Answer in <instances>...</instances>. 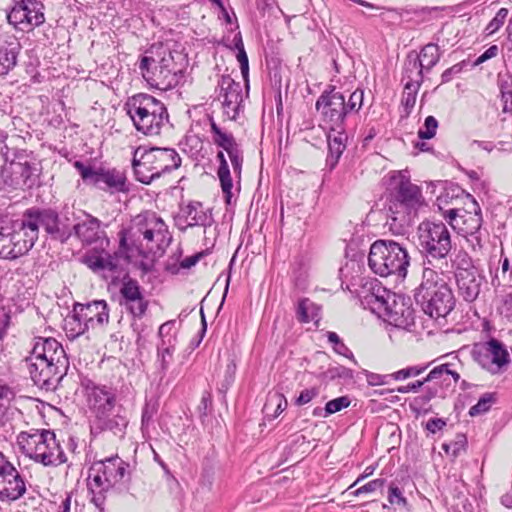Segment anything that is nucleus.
I'll return each mask as SVG.
<instances>
[{"label":"nucleus","mask_w":512,"mask_h":512,"mask_svg":"<svg viewBox=\"0 0 512 512\" xmlns=\"http://www.w3.org/2000/svg\"><path fill=\"white\" fill-rule=\"evenodd\" d=\"M15 398V392L7 385H0V426H5L14 414L10 407L11 401Z\"/></svg>","instance_id":"nucleus-37"},{"label":"nucleus","mask_w":512,"mask_h":512,"mask_svg":"<svg viewBox=\"0 0 512 512\" xmlns=\"http://www.w3.org/2000/svg\"><path fill=\"white\" fill-rule=\"evenodd\" d=\"M29 157L30 153L27 152L25 158L22 160L17 159L13 163L4 167L2 170V177H5L4 173L8 169L13 175H15V178H12L9 181L10 184H22L27 188L35 186L39 179V169L36 163L29 161Z\"/></svg>","instance_id":"nucleus-26"},{"label":"nucleus","mask_w":512,"mask_h":512,"mask_svg":"<svg viewBox=\"0 0 512 512\" xmlns=\"http://www.w3.org/2000/svg\"><path fill=\"white\" fill-rule=\"evenodd\" d=\"M508 13L509 12L507 8H501L498 10L494 18L487 24L485 28L487 36L496 33L503 26L508 16Z\"/></svg>","instance_id":"nucleus-50"},{"label":"nucleus","mask_w":512,"mask_h":512,"mask_svg":"<svg viewBox=\"0 0 512 512\" xmlns=\"http://www.w3.org/2000/svg\"><path fill=\"white\" fill-rule=\"evenodd\" d=\"M410 258L406 248L393 240H377L371 247L368 256L370 269L381 277L397 275L404 278Z\"/></svg>","instance_id":"nucleus-9"},{"label":"nucleus","mask_w":512,"mask_h":512,"mask_svg":"<svg viewBox=\"0 0 512 512\" xmlns=\"http://www.w3.org/2000/svg\"><path fill=\"white\" fill-rule=\"evenodd\" d=\"M26 362L34 384L46 391L56 390L69 368L66 353L54 338H36Z\"/></svg>","instance_id":"nucleus-3"},{"label":"nucleus","mask_w":512,"mask_h":512,"mask_svg":"<svg viewBox=\"0 0 512 512\" xmlns=\"http://www.w3.org/2000/svg\"><path fill=\"white\" fill-rule=\"evenodd\" d=\"M459 295L467 302H473L480 293L482 278L476 271L455 276Z\"/></svg>","instance_id":"nucleus-28"},{"label":"nucleus","mask_w":512,"mask_h":512,"mask_svg":"<svg viewBox=\"0 0 512 512\" xmlns=\"http://www.w3.org/2000/svg\"><path fill=\"white\" fill-rule=\"evenodd\" d=\"M364 91L356 89L348 100L334 85H328L315 103V109L321 120L330 130L342 128L346 118L352 113H358L363 105Z\"/></svg>","instance_id":"nucleus-6"},{"label":"nucleus","mask_w":512,"mask_h":512,"mask_svg":"<svg viewBox=\"0 0 512 512\" xmlns=\"http://www.w3.org/2000/svg\"><path fill=\"white\" fill-rule=\"evenodd\" d=\"M7 20L9 24L13 25L16 29L21 31L31 30V18H27V12H25L21 1L17 2L14 7L7 14Z\"/></svg>","instance_id":"nucleus-38"},{"label":"nucleus","mask_w":512,"mask_h":512,"mask_svg":"<svg viewBox=\"0 0 512 512\" xmlns=\"http://www.w3.org/2000/svg\"><path fill=\"white\" fill-rule=\"evenodd\" d=\"M364 374L366 376L367 383L370 386L386 385L389 384L390 380L393 379L392 374L382 375L367 370L364 371Z\"/></svg>","instance_id":"nucleus-54"},{"label":"nucleus","mask_w":512,"mask_h":512,"mask_svg":"<svg viewBox=\"0 0 512 512\" xmlns=\"http://www.w3.org/2000/svg\"><path fill=\"white\" fill-rule=\"evenodd\" d=\"M467 438L464 434L458 433L455 439L442 444V449L453 457H457L461 452L465 451Z\"/></svg>","instance_id":"nucleus-46"},{"label":"nucleus","mask_w":512,"mask_h":512,"mask_svg":"<svg viewBox=\"0 0 512 512\" xmlns=\"http://www.w3.org/2000/svg\"><path fill=\"white\" fill-rule=\"evenodd\" d=\"M139 69L143 78L152 87L163 91L176 87L183 77L182 69L176 67L171 52L157 63L152 57H142Z\"/></svg>","instance_id":"nucleus-13"},{"label":"nucleus","mask_w":512,"mask_h":512,"mask_svg":"<svg viewBox=\"0 0 512 512\" xmlns=\"http://www.w3.org/2000/svg\"><path fill=\"white\" fill-rule=\"evenodd\" d=\"M120 305L134 318H142L149 305L138 281L125 276L120 287Z\"/></svg>","instance_id":"nucleus-18"},{"label":"nucleus","mask_w":512,"mask_h":512,"mask_svg":"<svg viewBox=\"0 0 512 512\" xmlns=\"http://www.w3.org/2000/svg\"><path fill=\"white\" fill-rule=\"evenodd\" d=\"M452 266L455 268L454 276L476 271L471 257L465 251H459L456 254Z\"/></svg>","instance_id":"nucleus-42"},{"label":"nucleus","mask_w":512,"mask_h":512,"mask_svg":"<svg viewBox=\"0 0 512 512\" xmlns=\"http://www.w3.org/2000/svg\"><path fill=\"white\" fill-rule=\"evenodd\" d=\"M494 401V394L485 393L480 397L478 402L469 409V415L473 417L487 412Z\"/></svg>","instance_id":"nucleus-48"},{"label":"nucleus","mask_w":512,"mask_h":512,"mask_svg":"<svg viewBox=\"0 0 512 512\" xmlns=\"http://www.w3.org/2000/svg\"><path fill=\"white\" fill-rule=\"evenodd\" d=\"M421 188L403 171L393 173L388 181L384 211L390 232L404 235L411 227L418 209L423 205Z\"/></svg>","instance_id":"nucleus-2"},{"label":"nucleus","mask_w":512,"mask_h":512,"mask_svg":"<svg viewBox=\"0 0 512 512\" xmlns=\"http://www.w3.org/2000/svg\"><path fill=\"white\" fill-rule=\"evenodd\" d=\"M74 167L79 172L83 181L108 191L111 194L129 191L126 183V175L120 170L115 168L94 169L92 166L85 165L82 161H75Z\"/></svg>","instance_id":"nucleus-15"},{"label":"nucleus","mask_w":512,"mask_h":512,"mask_svg":"<svg viewBox=\"0 0 512 512\" xmlns=\"http://www.w3.org/2000/svg\"><path fill=\"white\" fill-rule=\"evenodd\" d=\"M327 140L328 143L346 145L347 134L345 132V124H343L342 128H337V130H330L327 135Z\"/></svg>","instance_id":"nucleus-61"},{"label":"nucleus","mask_w":512,"mask_h":512,"mask_svg":"<svg viewBox=\"0 0 512 512\" xmlns=\"http://www.w3.org/2000/svg\"><path fill=\"white\" fill-rule=\"evenodd\" d=\"M216 159L219 162L217 175L220 180L221 189L225 196L226 202L230 203L232 197L233 180L223 150L217 153Z\"/></svg>","instance_id":"nucleus-34"},{"label":"nucleus","mask_w":512,"mask_h":512,"mask_svg":"<svg viewBox=\"0 0 512 512\" xmlns=\"http://www.w3.org/2000/svg\"><path fill=\"white\" fill-rule=\"evenodd\" d=\"M219 97L223 98L222 106L225 116L229 120H235L242 107V86L230 75H222L218 81Z\"/></svg>","instance_id":"nucleus-20"},{"label":"nucleus","mask_w":512,"mask_h":512,"mask_svg":"<svg viewBox=\"0 0 512 512\" xmlns=\"http://www.w3.org/2000/svg\"><path fill=\"white\" fill-rule=\"evenodd\" d=\"M388 501H389V503L391 505H399V506H406L407 505V500L402 495L401 490L397 486H395L393 484L390 485V487H389Z\"/></svg>","instance_id":"nucleus-56"},{"label":"nucleus","mask_w":512,"mask_h":512,"mask_svg":"<svg viewBox=\"0 0 512 512\" xmlns=\"http://www.w3.org/2000/svg\"><path fill=\"white\" fill-rule=\"evenodd\" d=\"M21 141L22 137L14 133L11 134L6 142L0 145V154L4 160V167L13 163L17 159L22 160L25 158L28 151L18 147V142Z\"/></svg>","instance_id":"nucleus-31"},{"label":"nucleus","mask_w":512,"mask_h":512,"mask_svg":"<svg viewBox=\"0 0 512 512\" xmlns=\"http://www.w3.org/2000/svg\"><path fill=\"white\" fill-rule=\"evenodd\" d=\"M87 402L94 417L103 413L114 412L120 405L117 403L115 390L105 385L87 387Z\"/></svg>","instance_id":"nucleus-23"},{"label":"nucleus","mask_w":512,"mask_h":512,"mask_svg":"<svg viewBox=\"0 0 512 512\" xmlns=\"http://www.w3.org/2000/svg\"><path fill=\"white\" fill-rule=\"evenodd\" d=\"M451 366V363H445L434 367L426 376V381H432V379L437 376H449L452 380L453 387H455L460 380V375L457 371L452 370Z\"/></svg>","instance_id":"nucleus-43"},{"label":"nucleus","mask_w":512,"mask_h":512,"mask_svg":"<svg viewBox=\"0 0 512 512\" xmlns=\"http://www.w3.org/2000/svg\"><path fill=\"white\" fill-rule=\"evenodd\" d=\"M438 128V121L434 116H427L423 126L418 130V137L422 140L431 139L435 136Z\"/></svg>","instance_id":"nucleus-49"},{"label":"nucleus","mask_w":512,"mask_h":512,"mask_svg":"<svg viewBox=\"0 0 512 512\" xmlns=\"http://www.w3.org/2000/svg\"><path fill=\"white\" fill-rule=\"evenodd\" d=\"M443 217L459 233H476L483 223L481 208L470 194L464 195L463 208L448 209L443 212Z\"/></svg>","instance_id":"nucleus-17"},{"label":"nucleus","mask_w":512,"mask_h":512,"mask_svg":"<svg viewBox=\"0 0 512 512\" xmlns=\"http://www.w3.org/2000/svg\"><path fill=\"white\" fill-rule=\"evenodd\" d=\"M212 408V396L208 391H204L201 397V401L197 407V411L201 421L208 415Z\"/></svg>","instance_id":"nucleus-55"},{"label":"nucleus","mask_w":512,"mask_h":512,"mask_svg":"<svg viewBox=\"0 0 512 512\" xmlns=\"http://www.w3.org/2000/svg\"><path fill=\"white\" fill-rule=\"evenodd\" d=\"M345 148H346V145H340V144H336V143H328L329 154H328L327 161L331 163L332 167L338 163Z\"/></svg>","instance_id":"nucleus-57"},{"label":"nucleus","mask_w":512,"mask_h":512,"mask_svg":"<svg viewBox=\"0 0 512 512\" xmlns=\"http://www.w3.org/2000/svg\"><path fill=\"white\" fill-rule=\"evenodd\" d=\"M134 152L133 170L137 181L150 184L154 179L181 166V157L173 148L151 147Z\"/></svg>","instance_id":"nucleus-8"},{"label":"nucleus","mask_w":512,"mask_h":512,"mask_svg":"<svg viewBox=\"0 0 512 512\" xmlns=\"http://www.w3.org/2000/svg\"><path fill=\"white\" fill-rule=\"evenodd\" d=\"M8 227L16 242L20 257L27 254L32 249L39 236L35 230L34 223H32L26 211L22 213L20 218L11 221Z\"/></svg>","instance_id":"nucleus-22"},{"label":"nucleus","mask_w":512,"mask_h":512,"mask_svg":"<svg viewBox=\"0 0 512 512\" xmlns=\"http://www.w3.org/2000/svg\"><path fill=\"white\" fill-rule=\"evenodd\" d=\"M296 315L301 323L317 322L320 318L319 308L307 298L299 301Z\"/></svg>","instance_id":"nucleus-41"},{"label":"nucleus","mask_w":512,"mask_h":512,"mask_svg":"<svg viewBox=\"0 0 512 512\" xmlns=\"http://www.w3.org/2000/svg\"><path fill=\"white\" fill-rule=\"evenodd\" d=\"M20 257L14 237L8 227V224L0 226V258L16 259Z\"/></svg>","instance_id":"nucleus-35"},{"label":"nucleus","mask_w":512,"mask_h":512,"mask_svg":"<svg viewBox=\"0 0 512 512\" xmlns=\"http://www.w3.org/2000/svg\"><path fill=\"white\" fill-rule=\"evenodd\" d=\"M325 375L330 380H334L336 378L351 380L354 378L353 370L342 365L328 368L325 372Z\"/></svg>","instance_id":"nucleus-51"},{"label":"nucleus","mask_w":512,"mask_h":512,"mask_svg":"<svg viewBox=\"0 0 512 512\" xmlns=\"http://www.w3.org/2000/svg\"><path fill=\"white\" fill-rule=\"evenodd\" d=\"M17 443L22 453L44 466H58L67 461L55 433L50 430L21 432Z\"/></svg>","instance_id":"nucleus-10"},{"label":"nucleus","mask_w":512,"mask_h":512,"mask_svg":"<svg viewBox=\"0 0 512 512\" xmlns=\"http://www.w3.org/2000/svg\"><path fill=\"white\" fill-rule=\"evenodd\" d=\"M210 127L213 143L227 153L234 173L240 177L243 165V151L240 145L232 133L222 129L213 119H210Z\"/></svg>","instance_id":"nucleus-19"},{"label":"nucleus","mask_w":512,"mask_h":512,"mask_svg":"<svg viewBox=\"0 0 512 512\" xmlns=\"http://www.w3.org/2000/svg\"><path fill=\"white\" fill-rule=\"evenodd\" d=\"M420 86V84H404V91L401 99V104L404 106L407 114H409L415 106L416 97Z\"/></svg>","instance_id":"nucleus-45"},{"label":"nucleus","mask_w":512,"mask_h":512,"mask_svg":"<svg viewBox=\"0 0 512 512\" xmlns=\"http://www.w3.org/2000/svg\"><path fill=\"white\" fill-rule=\"evenodd\" d=\"M88 490L91 494V502L99 509L100 512H104V505L106 501V492L111 488L104 484L100 486L95 483V477L92 473H89L87 480Z\"/></svg>","instance_id":"nucleus-40"},{"label":"nucleus","mask_w":512,"mask_h":512,"mask_svg":"<svg viewBox=\"0 0 512 512\" xmlns=\"http://www.w3.org/2000/svg\"><path fill=\"white\" fill-rule=\"evenodd\" d=\"M417 55L424 71L429 72L440 60L441 52L438 44L428 43L422 47Z\"/></svg>","instance_id":"nucleus-36"},{"label":"nucleus","mask_w":512,"mask_h":512,"mask_svg":"<svg viewBox=\"0 0 512 512\" xmlns=\"http://www.w3.org/2000/svg\"><path fill=\"white\" fill-rule=\"evenodd\" d=\"M351 401L347 396H341L335 399H332L326 403V413L334 414L336 412L341 411L344 408H347L350 405Z\"/></svg>","instance_id":"nucleus-53"},{"label":"nucleus","mask_w":512,"mask_h":512,"mask_svg":"<svg viewBox=\"0 0 512 512\" xmlns=\"http://www.w3.org/2000/svg\"><path fill=\"white\" fill-rule=\"evenodd\" d=\"M430 383H433V385L428 386L425 393L420 397L424 404L436 397L445 398L447 392L453 391L454 389L452 380L449 376H437L433 378Z\"/></svg>","instance_id":"nucleus-32"},{"label":"nucleus","mask_w":512,"mask_h":512,"mask_svg":"<svg viewBox=\"0 0 512 512\" xmlns=\"http://www.w3.org/2000/svg\"><path fill=\"white\" fill-rule=\"evenodd\" d=\"M25 492L26 483L23 477L9 462L0 478V500L15 501L20 499Z\"/></svg>","instance_id":"nucleus-27"},{"label":"nucleus","mask_w":512,"mask_h":512,"mask_svg":"<svg viewBox=\"0 0 512 512\" xmlns=\"http://www.w3.org/2000/svg\"><path fill=\"white\" fill-rule=\"evenodd\" d=\"M22 6L27 12V18H31V30L45 22L44 5L39 0H21Z\"/></svg>","instance_id":"nucleus-39"},{"label":"nucleus","mask_w":512,"mask_h":512,"mask_svg":"<svg viewBox=\"0 0 512 512\" xmlns=\"http://www.w3.org/2000/svg\"><path fill=\"white\" fill-rule=\"evenodd\" d=\"M416 53L410 52L404 62L403 68V80L405 83L411 84H422L424 79V70L421 67V63L418 61Z\"/></svg>","instance_id":"nucleus-33"},{"label":"nucleus","mask_w":512,"mask_h":512,"mask_svg":"<svg viewBox=\"0 0 512 512\" xmlns=\"http://www.w3.org/2000/svg\"><path fill=\"white\" fill-rule=\"evenodd\" d=\"M25 211L32 223H34L38 235L40 227H43L53 238L64 240V234L60 230L59 215L55 210L51 208L31 207Z\"/></svg>","instance_id":"nucleus-25"},{"label":"nucleus","mask_w":512,"mask_h":512,"mask_svg":"<svg viewBox=\"0 0 512 512\" xmlns=\"http://www.w3.org/2000/svg\"><path fill=\"white\" fill-rule=\"evenodd\" d=\"M319 394V389L316 387L304 389L300 392V395L295 399V405L303 406L311 402Z\"/></svg>","instance_id":"nucleus-59"},{"label":"nucleus","mask_w":512,"mask_h":512,"mask_svg":"<svg viewBox=\"0 0 512 512\" xmlns=\"http://www.w3.org/2000/svg\"><path fill=\"white\" fill-rule=\"evenodd\" d=\"M368 303L379 317L396 327H406L413 321V312L405 298L383 287H374Z\"/></svg>","instance_id":"nucleus-11"},{"label":"nucleus","mask_w":512,"mask_h":512,"mask_svg":"<svg viewBox=\"0 0 512 512\" xmlns=\"http://www.w3.org/2000/svg\"><path fill=\"white\" fill-rule=\"evenodd\" d=\"M199 208H201V203L192 202L181 209L178 221L183 220L185 223L181 229L185 230L187 227L208 225V215L206 212L199 210Z\"/></svg>","instance_id":"nucleus-30"},{"label":"nucleus","mask_w":512,"mask_h":512,"mask_svg":"<svg viewBox=\"0 0 512 512\" xmlns=\"http://www.w3.org/2000/svg\"><path fill=\"white\" fill-rule=\"evenodd\" d=\"M128 423L125 409L122 405H119L114 412L103 413L94 417L91 434L97 436L103 432H110L114 436L123 438Z\"/></svg>","instance_id":"nucleus-21"},{"label":"nucleus","mask_w":512,"mask_h":512,"mask_svg":"<svg viewBox=\"0 0 512 512\" xmlns=\"http://www.w3.org/2000/svg\"><path fill=\"white\" fill-rule=\"evenodd\" d=\"M237 60L240 64V69L244 80L248 81L249 61L245 49H239L237 53Z\"/></svg>","instance_id":"nucleus-62"},{"label":"nucleus","mask_w":512,"mask_h":512,"mask_svg":"<svg viewBox=\"0 0 512 512\" xmlns=\"http://www.w3.org/2000/svg\"><path fill=\"white\" fill-rule=\"evenodd\" d=\"M441 271L423 268L422 281L414 291V299L431 318L446 317L455 306L453 292Z\"/></svg>","instance_id":"nucleus-4"},{"label":"nucleus","mask_w":512,"mask_h":512,"mask_svg":"<svg viewBox=\"0 0 512 512\" xmlns=\"http://www.w3.org/2000/svg\"><path fill=\"white\" fill-rule=\"evenodd\" d=\"M471 354L473 360L491 374L501 373L510 363L506 346L495 338L474 344Z\"/></svg>","instance_id":"nucleus-16"},{"label":"nucleus","mask_w":512,"mask_h":512,"mask_svg":"<svg viewBox=\"0 0 512 512\" xmlns=\"http://www.w3.org/2000/svg\"><path fill=\"white\" fill-rule=\"evenodd\" d=\"M22 46L18 38L0 28V76H6L17 63Z\"/></svg>","instance_id":"nucleus-24"},{"label":"nucleus","mask_w":512,"mask_h":512,"mask_svg":"<svg viewBox=\"0 0 512 512\" xmlns=\"http://www.w3.org/2000/svg\"><path fill=\"white\" fill-rule=\"evenodd\" d=\"M498 46L497 45H492L490 46L484 53H482L476 60L475 62L473 63V66H478L482 63H484L485 61L493 58V57H496L497 54H498Z\"/></svg>","instance_id":"nucleus-63"},{"label":"nucleus","mask_w":512,"mask_h":512,"mask_svg":"<svg viewBox=\"0 0 512 512\" xmlns=\"http://www.w3.org/2000/svg\"><path fill=\"white\" fill-rule=\"evenodd\" d=\"M327 339L333 345L334 352L350 359L354 364H357V360L352 351L344 344L336 332H327Z\"/></svg>","instance_id":"nucleus-44"},{"label":"nucleus","mask_w":512,"mask_h":512,"mask_svg":"<svg viewBox=\"0 0 512 512\" xmlns=\"http://www.w3.org/2000/svg\"><path fill=\"white\" fill-rule=\"evenodd\" d=\"M417 248L423 265L440 270L448 267L447 257L452 249L451 234L443 222L423 221L417 228Z\"/></svg>","instance_id":"nucleus-5"},{"label":"nucleus","mask_w":512,"mask_h":512,"mask_svg":"<svg viewBox=\"0 0 512 512\" xmlns=\"http://www.w3.org/2000/svg\"><path fill=\"white\" fill-rule=\"evenodd\" d=\"M175 348L174 345L171 344V340H168V344L165 340H162V343L158 345V359L160 361L161 369L166 371L172 361V357L174 354Z\"/></svg>","instance_id":"nucleus-47"},{"label":"nucleus","mask_w":512,"mask_h":512,"mask_svg":"<svg viewBox=\"0 0 512 512\" xmlns=\"http://www.w3.org/2000/svg\"><path fill=\"white\" fill-rule=\"evenodd\" d=\"M385 484V479H374L366 483L365 485L359 487L354 492H352L355 496H359L365 493H371L376 491L379 488H382Z\"/></svg>","instance_id":"nucleus-58"},{"label":"nucleus","mask_w":512,"mask_h":512,"mask_svg":"<svg viewBox=\"0 0 512 512\" xmlns=\"http://www.w3.org/2000/svg\"><path fill=\"white\" fill-rule=\"evenodd\" d=\"M109 306L105 300L86 304L75 303L72 314L65 319V329L71 336L84 334L89 329L102 328L109 322Z\"/></svg>","instance_id":"nucleus-12"},{"label":"nucleus","mask_w":512,"mask_h":512,"mask_svg":"<svg viewBox=\"0 0 512 512\" xmlns=\"http://www.w3.org/2000/svg\"><path fill=\"white\" fill-rule=\"evenodd\" d=\"M118 249L110 254L88 253L82 262L96 273H109L113 280L118 279L124 268L135 256L147 258L161 257L172 242L168 226L156 213L138 215L134 225L129 229H121L118 233Z\"/></svg>","instance_id":"nucleus-1"},{"label":"nucleus","mask_w":512,"mask_h":512,"mask_svg":"<svg viewBox=\"0 0 512 512\" xmlns=\"http://www.w3.org/2000/svg\"><path fill=\"white\" fill-rule=\"evenodd\" d=\"M467 65L465 60L453 65L446 69L441 75V83H448L453 79V76L462 72L463 68Z\"/></svg>","instance_id":"nucleus-60"},{"label":"nucleus","mask_w":512,"mask_h":512,"mask_svg":"<svg viewBox=\"0 0 512 512\" xmlns=\"http://www.w3.org/2000/svg\"><path fill=\"white\" fill-rule=\"evenodd\" d=\"M427 366H410L392 373L393 380H404L409 377L420 375L426 370Z\"/></svg>","instance_id":"nucleus-52"},{"label":"nucleus","mask_w":512,"mask_h":512,"mask_svg":"<svg viewBox=\"0 0 512 512\" xmlns=\"http://www.w3.org/2000/svg\"><path fill=\"white\" fill-rule=\"evenodd\" d=\"M73 230L83 243L91 244L100 238V221L91 215H86L84 220L74 225Z\"/></svg>","instance_id":"nucleus-29"},{"label":"nucleus","mask_w":512,"mask_h":512,"mask_svg":"<svg viewBox=\"0 0 512 512\" xmlns=\"http://www.w3.org/2000/svg\"><path fill=\"white\" fill-rule=\"evenodd\" d=\"M501 102L503 103V112L512 111V90L501 89Z\"/></svg>","instance_id":"nucleus-64"},{"label":"nucleus","mask_w":512,"mask_h":512,"mask_svg":"<svg viewBox=\"0 0 512 512\" xmlns=\"http://www.w3.org/2000/svg\"><path fill=\"white\" fill-rule=\"evenodd\" d=\"M95 483L114 487L123 485L127 488L131 481L132 466L118 455L95 461L90 467Z\"/></svg>","instance_id":"nucleus-14"},{"label":"nucleus","mask_w":512,"mask_h":512,"mask_svg":"<svg viewBox=\"0 0 512 512\" xmlns=\"http://www.w3.org/2000/svg\"><path fill=\"white\" fill-rule=\"evenodd\" d=\"M124 108L136 130L147 136H156L169 123L166 106L152 95L139 93L130 97Z\"/></svg>","instance_id":"nucleus-7"}]
</instances>
